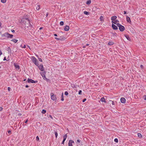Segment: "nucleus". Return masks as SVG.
I'll return each mask as SVG.
<instances>
[{
	"mask_svg": "<svg viewBox=\"0 0 146 146\" xmlns=\"http://www.w3.org/2000/svg\"><path fill=\"white\" fill-rule=\"evenodd\" d=\"M28 121V120L27 119L25 121V123H27Z\"/></svg>",
	"mask_w": 146,
	"mask_h": 146,
	"instance_id": "nucleus-49",
	"label": "nucleus"
},
{
	"mask_svg": "<svg viewBox=\"0 0 146 146\" xmlns=\"http://www.w3.org/2000/svg\"><path fill=\"white\" fill-rule=\"evenodd\" d=\"M38 59L41 62H42V60L41 59V58H38Z\"/></svg>",
	"mask_w": 146,
	"mask_h": 146,
	"instance_id": "nucleus-39",
	"label": "nucleus"
},
{
	"mask_svg": "<svg viewBox=\"0 0 146 146\" xmlns=\"http://www.w3.org/2000/svg\"><path fill=\"white\" fill-rule=\"evenodd\" d=\"M36 140L37 141H39V137L38 136H36Z\"/></svg>",
	"mask_w": 146,
	"mask_h": 146,
	"instance_id": "nucleus-37",
	"label": "nucleus"
},
{
	"mask_svg": "<svg viewBox=\"0 0 146 146\" xmlns=\"http://www.w3.org/2000/svg\"><path fill=\"white\" fill-rule=\"evenodd\" d=\"M42 77L43 78V79H44L45 80H46L47 81H48L49 80V79H47L46 78L45 75H44V76H42Z\"/></svg>",
	"mask_w": 146,
	"mask_h": 146,
	"instance_id": "nucleus-18",
	"label": "nucleus"
},
{
	"mask_svg": "<svg viewBox=\"0 0 146 146\" xmlns=\"http://www.w3.org/2000/svg\"><path fill=\"white\" fill-rule=\"evenodd\" d=\"M143 98L144 100H146V95H144Z\"/></svg>",
	"mask_w": 146,
	"mask_h": 146,
	"instance_id": "nucleus-38",
	"label": "nucleus"
},
{
	"mask_svg": "<svg viewBox=\"0 0 146 146\" xmlns=\"http://www.w3.org/2000/svg\"><path fill=\"white\" fill-rule=\"evenodd\" d=\"M61 101H63L64 100V98L63 93H62V95H61Z\"/></svg>",
	"mask_w": 146,
	"mask_h": 146,
	"instance_id": "nucleus-26",
	"label": "nucleus"
},
{
	"mask_svg": "<svg viewBox=\"0 0 146 146\" xmlns=\"http://www.w3.org/2000/svg\"><path fill=\"white\" fill-rule=\"evenodd\" d=\"M39 68V69L41 71H43L44 70L43 65L42 64L38 66Z\"/></svg>",
	"mask_w": 146,
	"mask_h": 146,
	"instance_id": "nucleus-7",
	"label": "nucleus"
},
{
	"mask_svg": "<svg viewBox=\"0 0 146 146\" xmlns=\"http://www.w3.org/2000/svg\"><path fill=\"white\" fill-rule=\"evenodd\" d=\"M74 143V142L73 140H70L68 142V146H73L72 144Z\"/></svg>",
	"mask_w": 146,
	"mask_h": 146,
	"instance_id": "nucleus-8",
	"label": "nucleus"
},
{
	"mask_svg": "<svg viewBox=\"0 0 146 146\" xmlns=\"http://www.w3.org/2000/svg\"><path fill=\"white\" fill-rule=\"evenodd\" d=\"M3 110V108L1 107H0V111H2Z\"/></svg>",
	"mask_w": 146,
	"mask_h": 146,
	"instance_id": "nucleus-47",
	"label": "nucleus"
},
{
	"mask_svg": "<svg viewBox=\"0 0 146 146\" xmlns=\"http://www.w3.org/2000/svg\"><path fill=\"white\" fill-rule=\"evenodd\" d=\"M86 99L85 98V99H84L82 101L83 102H84L86 101Z\"/></svg>",
	"mask_w": 146,
	"mask_h": 146,
	"instance_id": "nucleus-45",
	"label": "nucleus"
},
{
	"mask_svg": "<svg viewBox=\"0 0 146 146\" xmlns=\"http://www.w3.org/2000/svg\"><path fill=\"white\" fill-rule=\"evenodd\" d=\"M100 100L102 102H106L105 99L104 98H102Z\"/></svg>",
	"mask_w": 146,
	"mask_h": 146,
	"instance_id": "nucleus-22",
	"label": "nucleus"
},
{
	"mask_svg": "<svg viewBox=\"0 0 146 146\" xmlns=\"http://www.w3.org/2000/svg\"><path fill=\"white\" fill-rule=\"evenodd\" d=\"M49 117H50L52 119H53V117H52V115H49Z\"/></svg>",
	"mask_w": 146,
	"mask_h": 146,
	"instance_id": "nucleus-43",
	"label": "nucleus"
},
{
	"mask_svg": "<svg viewBox=\"0 0 146 146\" xmlns=\"http://www.w3.org/2000/svg\"><path fill=\"white\" fill-rule=\"evenodd\" d=\"M80 140L79 139H78L77 140V142H78V143H80Z\"/></svg>",
	"mask_w": 146,
	"mask_h": 146,
	"instance_id": "nucleus-50",
	"label": "nucleus"
},
{
	"mask_svg": "<svg viewBox=\"0 0 146 146\" xmlns=\"http://www.w3.org/2000/svg\"><path fill=\"white\" fill-rule=\"evenodd\" d=\"M18 115L19 116H21L22 115V114L21 113H19L18 114Z\"/></svg>",
	"mask_w": 146,
	"mask_h": 146,
	"instance_id": "nucleus-48",
	"label": "nucleus"
},
{
	"mask_svg": "<svg viewBox=\"0 0 146 146\" xmlns=\"http://www.w3.org/2000/svg\"><path fill=\"white\" fill-rule=\"evenodd\" d=\"M140 67H141V68H143V65H141L140 66Z\"/></svg>",
	"mask_w": 146,
	"mask_h": 146,
	"instance_id": "nucleus-55",
	"label": "nucleus"
},
{
	"mask_svg": "<svg viewBox=\"0 0 146 146\" xmlns=\"http://www.w3.org/2000/svg\"><path fill=\"white\" fill-rule=\"evenodd\" d=\"M20 47H21V48H22V47H23V46H22V45H21L20 46Z\"/></svg>",
	"mask_w": 146,
	"mask_h": 146,
	"instance_id": "nucleus-64",
	"label": "nucleus"
},
{
	"mask_svg": "<svg viewBox=\"0 0 146 146\" xmlns=\"http://www.w3.org/2000/svg\"><path fill=\"white\" fill-rule=\"evenodd\" d=\"M7 90L9 91H10L11 90V88L9 87H8L7 88Z\"/></svg>",
	"mask_w": 146,
	"mask_h": 146,
	"instance_id": "nucleus-41",
	"label": "nucleus"
},
{
	"mask_svg": "<svg viewBox=\"0 0 146 146\" xmlns=\"http://www.w3.org/2000/svg\"><path fill=\"white\" fill-rule=\"evenodd\" d=\"M48 15V13H47L46 15V17H47Z\"/></svg>",
	"mask_w": 146,
	"mask_h": 146,
	"instance_id": "nucleus-60",
	"label": "nucleus"
},
{
	"mask_svg": "<svg viewBox=\"0 0 146 146\" xmlns=\"http://www.w3.org/2000/svg\"><path fill=\"white\" fill-rule=\"evenodd\" d=\"M22 48H26V45L25 44H24L23 46V47H22Z\"/></svg>",
	"mask_w": 146,
	"mask_h": 146,
	"instance_id": "nucleus-42",
	"label": "nucleus"
},
{
	"mask_svg": "<svg viewBox=\"0 0 146 146\" xmlns=\"http://www.w3.org/2000/svg\"><path fill=\"white\" fill-rule=\"evenodd\" d=\"M100 21H102L103 20V17L102 16H101L100 17Z\"/></svg>",
	"mask_w": 146,
	"mask_h": 146,
	"instance_id": "nucleus-29",
	"label": "nucleus"
},
{
	"mask_svg": "<svg viewBox=\"0 0 146 146\" xmlns=\"http://www.w3.org/2000/svg\"><path fill=\"white\" fill-rule=\"evenodd\" d=\"M71 86L73 88H76V86L74 84H72L71 85Z\"/></svg>",
	"mask_w": 146,
	"mask_h": 146,
	"instance_id": "nucleus-31",
	"label": "nucleus"
},
{
	"mask_svg": "<svg viewBox=\"0 0 146 146\" xmlns=\"http://www.w3.org/2000/svg\"><path fill=\"white\" fill-rule=\"evenodd\" d=\"M42 28H43V27H40L39 28V30H41V29H42Z\"/></svg>",
	"mask_w": 146,
	"mask_h": 146,
	"instance_id": "nucleus-59",
	"label": "nucleus"
},
{
	"mask_svg": "<svg viewBox=\"0 0 146 146\" xmlns=\"http://www.w3.org/2000/svg\"><path fill=\"white\" fill-rule=\"evenodd\" d=\"M40 9V6L39 5H38L36 7V9L37 10H39V9Z\"/></svg>",
	"mask_w": 146,
	"mask_h": 146,
	"instance_id": "nucleus-23",
	"label": "nucleus"
},
{
	"mask_svg": "<svg viewBox=\"0 0 146 146\" xmlns=\"http://www.w3.org/2000/svg\"><path fill=\"white\" fill-rule=\"evenodd\" d=\"M125 36L128 40H131L130 38L128 35H125Z\"/></svg>",
	"mask_w": 146,
	"mask_h": 146,
	"instance_id": "nucleus-20",
	"label": "nucleus"
},
{
	"mask_svg": "<svg viewBox=\"0 0 146 146\" xmlns=\"http://www.w3.org/2000/svg\"><path fill=\"white\" fill-rule=\"evenodd\" d=\"M26 79H24V81H26Z\"/></svg>",
	"mask_w": 146,
	"mask_h": 146,
	"instance_id": "nucleus-63",
	"label": "nucleus"
},
{
	"mask_svg": "<svg viewBox=\"0 0 146 146\" xmlns=\"http://www.w3.org/2000/svg\"><path fill=\"white\" fill-rule=\"evenodd\" d=\"M63 140L62 142V144H64V142L67 138V134H66L63 136Z\"/></svg>",
	"mask_w": 146,
	"mask_h": 146,
	"instance_id": "nucleus-9",
	"label": "nucleus"
},
{
	"mask_svg": "<svg viewBox=\"0 0 146 146\" xmlns=\"http://www.w3.org/2000/svg\"><path fill=\"white\" fill-rule=\"evenodd\" d=\"M112 105H114V102L113 101H112Z\"/></svg>",
	"mask_w": 146,
	"mask_h": 146,
	"instance_id": "nucleus-61",
	"label": "nucleus"
},
{
	"mask_svg": "<svg viewBox=\"0 0 146 146\" xmlns=\"http://www.w3.org/2000/svg\"><path fill=\"white\" fill-rule=\"evenodd\" d=\"M64 22L63 21H61L60 22V25L62 26L64 25Z\"/></svg>",
	"mask_w": 146,
	"mask_h": 146,
	"instance_id": "nucleus-32",
	"label": "nucleus"
},
{
	"mask_svg": "<svg viewBox=\"0 0 146 146\" xmlns=\"http://www.w3.org/2000/svg\"><path fill=\"white\" fill-rule=\"evenodd\" d=\"M117 18V16H114L112 17L111 18V19L112 20L111 22H113Z\"/></svg>",
	"mask_w": 146,
	"mask_h": 146,
	"instance_id": "nucleus-10",
	"label": "nucleus"
},
{
	"mask_svg": "<svg viewBox=\"0 0 146 146\" xmlns=\"http://www.w3.org/2000/svg\"><path fill=\"white\" fill-rule=\"evenodd\" d=\"M117 26L118 27L120 31L122 32L124 31L125 29V27L122 25L120 24H117Z\"/></svg>",
	"mask_w": 146,
	"mask_h": 146,
	"instance_id": "nucleus-3",
	"label": "nucleus"
},
{
	"mask_svg": "<svg viewBox=\"0 0 146 146\" xmlns=\"http://www.w3.org/2000/svg\"><path fill=\"white\" fill-rule=\"evenodd\" d=\"M119 22V21H118L117 20H115V21H113V22H112L113 23H114L115 24H116L117 26V24H119V23H118V22Z\"/></svg>",
	"mask_w": 146,
	"mask_h": 146,
	"instance_id": "nucleus-15",
	"label": "nucleus"
},
{
	"mask_svg": "<svg viewBox=\"0 0 146 146\" xmlns=\"http://www.w3.org/2000/svg\"><path fill=\"white\" fill-rule=\"evenodd\" d=\"M69 27L67 25H66L65 26V28H64V30L65 31H67L69 30Z\"/></svg>",
	"mask_w": 146,
	"mask_h": 146,
	"instance_id": "nucleus-17",
	"label": "nucleus"
},
{
	"mask_svg": "<svg viewBox=\"0 0 146 146\" xmlns=\"http://www.w3.org/2000/svg\"><path fill=\"white\" fill-rule=\"evenodd\" d=\"M126 13V12L125 11H124V14H125Z\"/></svg>",
	"mask_w": 146,
	"mask_h": 146,
	"instance_id": "nucleus-58",
	"label": "nucleus"
},
{
	"mask_svg": "<svg viewBox=\"0 0 146 146\" xmlns=\"http://www.w3.org/2000/svg\"><path fill=\"white\" fill-rule=\"evenodd\" d=\"M112 27L113 29L114 30H117L118 29L117 27L113 24H112Z\"/></svg>",
	"mask_w": 146,
	"mask_h": 146,
	"instance_id": "nucleus-12",
	"label": "nucleus"
},
{
	"mask_svg": "<svg viewBox=\"0 0 146 146\" xmlns=\"http://www.w3.org/2000/svg\"><path fill=\"white\" fill-rule=\"evenodd\" d=\"M11 32L13 33H15V31L14 30H11Z\"/></svg>",
	"mask_w": 146,
	"mask_h": 146,
	"instance_id": "nucleus-54",
	"label": "nucleus"
},
{
	"mask_svg": "<svg viewBox=\"0 0 146 146\" xmlns=\"http://www.w3.org/2000/svg\"><path fill=\"white\" fill-rule=\"evenodd\" d=\"M125 99L124 98H121L120 99V101L121 103H124L125 102Z\"/></svg>",
	"mask_w": 146,
	"mask_h": 146,
	"instance_id": "nucleus-11",
	"label": "nucleus"
},
{
	"mask_svg": "<svg viewBox=\"0 0 146 146\" xmlns=\"http://www.w3.org/2000/svg\"><path fill=\"white\" fill-rule=\"evenodd\" d=\"M7 0H1V2L3 3H5L6 2Z\"/></svg>",
	"mask_w": 146,
	"mask_h": 146,
	"instance_id": "nucleus-30",
	"label": "nucleus"
},
{
	"mask_svg": "<svg viewBox=\"0 0 146 146\" xmlns=\"http://www.w3.org/2000/svg\"><path fill=\"white\" fill-rule=\"evenodd\" d=\"M82 90H80L79 91L78 94L79 95H81L82 94Z\"/></svg>",
	"mask_w": 146,
	"mask_h": 146,
	"instance_id": "nucleus-36",
	"label": "nucleus"
},
{
	"mask_svg": "<svg viewBox=\"0 0 146 146\" xmlns=\"http://www.w3.org/2000/svg\"><path fill=\"white\" fill-rule=\"evenodd\" d=\"M11 41L15 43L18 41V40L16 39H14L11 40Z\"/></svg>",
	"mask_w": 146,
	"mask_h": 146,
	"instance_id": "nucleus-27",
	"label": "nucleus"
},
{
	"mask_svg": "<svg viewBox=\"0 0 146 146\" xmlns=\"http://www.w3.org/2000/svg\"><path fill=\"white\" fill-rule=\"evenodd\" d=\"M51 98V99L53 101H56L57 100L56 96L53 93H51L50 94Z\"/></svg>",
	"mask_w": 146,
	"mask_h": 146,
	"instance_id": "nucleus-6",
	"label": "nucleus"
},
{
	"mask_svg": "<svg viewBox=\"0 0 146 146\" xmlns=\"http://www.w3.org/2000/svg\"><path fill=\"white\" fill-rule=\"evenodd\" d=\"M68 93L67 91H65L64 92V94L66 96H67L68 95Z\"/></svg>",
	"mask_w": 146,
	"mask_h": 146,
	"instance_id": "nucleus-35",
	"label": "nucleus"
},
{
	"mask_svg": "<svg viewBox=\"0 0 146 146\" xmlns=\"http://www.w3.org/2000/svg\"><path fill=\"white\" fill-rule=\"evenodd\" d=\"M8 132L9 133H11V130H9L8 131Z\"/></svg>",
	"mask_w": 146,
	"mask_h": 146,
	"instance_id": "nucleus-40",
	"label": "nucleus"
},
{
	"mask_svg": "<svg viewBox=\"0 0 146 146\" xmlns=\"http://www.w3.org/2000/svg\"><path fill=\"white\" fill-rule=\"evenodd\" d=\"M91 3V1L90 0H89L87 1L86 4L87 5H89Z\"/></svg>",
	"mask_w": 146,
	"mask_h": 146,
	"instance_id": "nucleus-25",
	"label": "nucleus"
},
{
	"mask_svg": "<svg viewBox=\"0 0 146 146\" xmlns=\"http://www.w3.org/2000/svg\"><path fill=\"white\" fill-rule=\"evenodd\" d=\"M5 60H6V57H5L3 59V61H5Z\"/></svg>",
	"mask_w": 146,
	"mask_h": 146,
	"instance_id": "nucleus-52",
	"label": "nucleus"
},
{
	"mask_svg": "<svg viewBox=\"0 0 146 146\" xmlns=\"http://www.w3.org/2000/svg\"><path fill=\"white\" fill-rule=\"evenodd\" d=\"M1 23L0 22V27H1Z\"/></svg>",
	"mask_w": 146,
	"mask_h": 146,
	"instance_id": "nucleus-62",
	"label": "nucleus"
},
{
	"mask_svg": "<svg viewBox=\"0 0 146 146\" xmlns=\"http://www.w3.org/2000/svg\"><path fill=\"white\" fill-rule=\"evenodd\" d=\"M137 136L138 137H139V138H141L142 137V136L141 135V134L140 133H137Z\"/></svg>",
	"mask_w": 146,
	"mask_h": 146,
	"instance_id": "nucleus-21",
	"label": "nucleus"
},
{
	"mask_svg": "<svg viewBox=\"0 0 146 146\" xmlns=\"http://www.w3.org/2000/svg\"><path fill=\"white\" fill-rule=\"evenodd\" d=\"M46 112V111L45 110L43 109L42 110L41 113L42 114H45Z\"/></svg>",
	"mask_w": 146,
	"mask_h": 146,
	"instance_id": "nucleus-28",
	"label": "nucleus"
},
{
	"mask_svg": "<svg viewBox=\"0 0 146 146\" xmlns=\"http://www.w3.org/2000/svg\"><path fill=\"white\" fill-rule=\"evenodd\" d=\"M3 36L6 37L7 38H12L13 36V35H12L8 33H5L3 34L2 35Z\"/></svg>",
	"mask_w": 146,
	"mask_h": 146,
	"instance_id": "nucleus-4",
	"label": "nucleus"
},
{
	"mask_svg": "<svg viewBox=\"0 0 146 146\" xmlns=\"http://www.w3.org/2000/svg\"><path fill=\"white\" fill-rule=\"evenodd\" d=\"M2 54V51H1V50H0V56H1V55Z\"/></svg>",
	"mask_w": 146,
	"mask_h": 146,
	"instance_id": "nucleus-46",
	"label": "nucleus"
},
{
	"mask_svg": "<svg viewBox=\"0 0 146 146\" xmlns=\"http://www.w3.org/2000/svg\"><path fill=\"white\" fill-rule=\"evenodd\" d=\"M26 20L25 21H24L25 28L26 29L27 27L28 29H31L32 28V26L28 18L26 19Z\"/></svg>",
	"mask_w": 146,
	"mask_h": 146,
	"instance_id": "nucleus-1",
	"label": "nucleus"
},
{
	"mask_svg": "<svg viewBox=\"0 0 146 146\" xmlns=\"http://www.w3.org/2000/svg\"><path fill=\"white\" fill-rule=\"evenodd\" d=\"M32 60L33 62L36 66H38V64L37 59L34 56H32Z\"/></svg>",
	"mask_w": 146,
	"mask_h": 146,
	"instance_id": "nucleus-2",
	"label": "nucleus"
},
{
	"mask_svg": "<svg viewBox=\"0 0 146 146\" xmlns=\"http://www.w3.org/2000/svg\"><path fill=\"white\" fill-rule=\"evenodd\" d=\"M54 35L55 36H57V35L56 34H54Z\"/></svg>",
	"mask_w": 146,
	"mask_h": 146,
	"instance_id": "nucleus-56",
	"label": "nucleus"
},
{
	"mask_svg": "<svg viewBox=\"0 0 146 146\" xmlns=\"http://www.w3.org/2000/svg\"><path fill=\"white\" fill-rule=\"evenodd\" d=\"M14 65L16 69H17L18 70H19L20 69V67L18 65L15 64H14Z\"/></svg>",
	"mask_w": 146,
	"mask_h": 146,
	"instance_id": "nucleus-16",
	"label": "nucleus"
},
{
	"mask_svg": "<svg viewBox=\"0 0 146 146\" xmlns=\"http://www.w3.org/2000/svg\"><path fill=\"white\" fill-rule=\"evenodd\" d=\"M114 141L116 143H117L118 142V139L117 138H115L114 139Z\"/></svg>",
	"mask_w": 146,
	"mask_h": 146,
	"instance_id": "nucleus-34",
	"label": "nucleus"
},
{
	"mask_svg": "<svg viewBox=\"0 0 146 146\" xmlns=\"http://www.w3.org/2000/svg\"><path fill=\"white\" fill-rule=\"evenodd\" d=\"M114 44V42L112 41H109L108 43V45H111Z\"/></svg>",
	"mask_w": 146,
	"mask_h": 146,
	"instance_id": "nucleus-19",
	"label": "nucleus"
},
{
	"mask_svg": "<svg viewBox=\"0 0 146 146\" xmlns=\"http://www.w3.org/2000/svg\"><path fill=\"white\" fill-rule=\"evenodd\" d=\"M29 87V86L28 85H26L25 86V87L26 88H28Z\"/></svg>",
	"mask_w": 146,
	"mask_h": 146,
	"instance_id": "nucleus-57",
	"label": "nucleus"
},
{
	"mask_svg": "<svg viewBox=\"0 0 146 146\" xmlns=\"http://www.w3.org/2000/svg\"><path fill=\"white\" fill-rule=\"evenodd\" d=\"M84 14L87 15H89V13L86 11H85L84 12Z\"/></svg>",
	"mask_w": 146,
	"mask_h": 146,
	"instance_id": "nucleus-24",
	"label": "nucleus"
},
{
	"mask_svg": "<svg viewBox=\"0 0 146 146\" xmlns=\"http://www.w3.org/2000/svg\"><path fill=\"white\" fill-rule=\"evenodd\" d=\"M55 137L56 138H57V136H58V133L57 132H56V131H55Z\"/></svg>",
	"mask_w": 146,
	"mask_h": 146,
	"instance_id": "nucleus-33",
	"label": "nucleus"
},
{
	"mask_svg": "<svg viewBox=\"0 0 146 146\" xmlns=\"http://www.w3.org/2000/svg\"><path fill=\"white\" fill-rule=\"evenodd\" d=\"M55 38L56 40H60V39L59 38H56V37H55Z\"/></svg>",
	"mask_w": 146,
	"mask_h": 146,
	"instance_id": "nucleus-44",
	"label": "nucleus"
},
{
	"mask_svg": "<svg viewBox=\"0 0 146 146\" xmlns=\"http://www.w3.org/2000/svg\"><path fill=\"white\" fill-rule=\"evenodd\" d=\"M116 33H114L113 34V35H115V36H116Z\"/></svg>",
	"mask_w": 146,
	"mask_h": 146,
	"instance_id": "nucleus-53",
	"label": "nucleus"
},
{
	"mask_svg": "<svg viewBox=\"0 0 146 146\" xmlns=\"http://www.w3.org/2000/svg\"><path fill=\"white\" fill-rule=\"evenodd\" d=\"M126 19L127 21L128 22L130 23L131 22L130 18L127 16H126Z\"/></svg>",
	"mask_w": 146,
	"mask_h": 146,
	"instance_id": "nucleus-13",
	"label": "nucleus"
},
{
	"mask_svg": "<svg viewBox=\"0 0 146 146\" xmlns=\"http://www.w3.org/2000/svg\"><path fill=\"white\" fill-rule=\"evenodd\" d=\"M29 83H36L38 82V81L37 80H34L28 78L27 79V81Z\"/></svg>",
	"mask_w": 146,
	"mask_h": 146,
	"instance_id": "nucleus-5",
	"label": "nucleus"
},
{
	"mask_svg": "<svg viewBox=\"0 0 146 146\" xmlns=\"http://www.w3.org/2000/svg\"><path fill=\"white\" fill-rule=\"evenodd\" d=\"M40 73L42 77V76H44V75H46V72L44 70L43 71H42L41 72H40Z\"/></svg>",
	"mask_w": 146,
	"mask_h": 146,
	"instance_id": "nucleus-14",
	"label": "nucleus"
},
{
	"mask_svg": "<svg viewBox=\"0 0 146 146\" xmlns=\"http://www.w3.org/2000/svg\"><path fill=\"white\" fill-rule=\"evenodd\" d=\"M27 46L29 48V49H30V50H31V48L30 47V46H29V45H27Z\"/></svg>",
	"mask_w": 146,
	"mask_h": 146,
	"instance_id": "nucleus-51",
	"label": "nucleus"
}]
</instances>
